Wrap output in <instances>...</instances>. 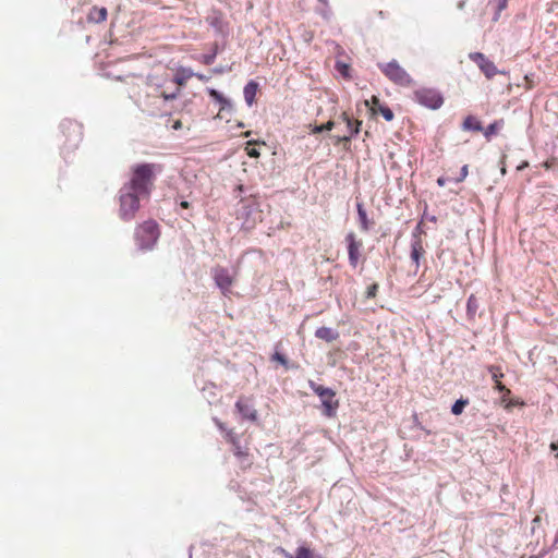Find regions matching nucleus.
Segmentation results:
<instances>
[{"mask_svg":"<svg viewBox=\"0 0 558 558\" xmlns=\"http://www.w3.org/2000/svg\"><path fill=\"white\" fill-rule=\"evenodd\" d=\"M162 165L154 162L135 163L130 168V179L123 186L146 196V202L151 197L157 175L162 172Z\"/></svg>","mask_w":558,"mask_h":558,"instance_id":"1","label":"nucleus"},{"mask_svg":"<svg viewBox=\"0 0 558 558\" xmlns=\"http://www.w3.org/2000/svg\"><path fill=\"white\" fill-rule=\"evenodd\" d=\"M160 235L161 228L155 219L149 218L141 223H137L133 232V240L136 250L142 253L155 250Z\"/></svg>","mask_w":558,"mask_h":558,"instance_id":"2","label":"nucleus"},{"mask_svg":"<svg viewBox=\"0 0 558 558\" xmlns=\"http://www.w3.org/2000/svg\"><path fill=\"white\" fill-rule=\"evenodd\" d=\"M118 216L123 222H131L136 218L141 209V203L146 202V196L140 195L125 186L118 191Z\"/></svg>","mask_w":558,"mask_h":558,"instance_id":"3","label":"nucleus"},{"mask_svg":"<svg viewBox=\"0 0 558 558\" xmlns=\"http://www.w3.org/2000/svg\"><path fill=\"white\" fill-rule=\"evenodd\" d=\"M60 130L64 136V148H77L83 140V125L75 120L65 119L60 123Z\"/></svg>","mask_w":558,"mask_h":558,"instance_id":"4","label":"nucleus"},{"mask_svg":"<svg viewBox=\"0 0 558 558\" xmlns=\"http://www.w3.org/2000/svg\"><path fill=\"white\" fill-rule=\"evenodd\" d=\"M377 66L396 85L410 86L413 83L410 74L395 59L387 63H378Z\"/></svg>","mask_w":558,"mask_h":558,"instance_id":"5","label":"nucleus"},{"mask_svg":"<svg viewBox=\"0 0 558 558\" xmlns=\"http://www.w3.org/2000/svg\"><path fill=\"white\" fill-rule=\"evenodd\" d=\"M310 387L320 398L323 413L328 417L333 416L339 408V400L336 399V391L314 381H310Z\"/></svg>","mask_w":558,"mask_h":558,"instance_id":"6","label":"nucleus"},{"mask_svg":"<svg viewBox=\"0 0 558 558\" xmlns=\"http://www.w3.org/2000/svg\"><path fill=\"white\" fill-rule=\"evenodd\" d=\"M413 99L421 106L432 110L439 109L444 104V96L436 88H418L413 93Z\"/></svg>","mask_w":558,"mask_h":558,"instance_id":"7","label":"nucleus"},{"mask_svg":"<svg viewBox=\"0 0 558 558\" xmlns=\"http://www.w3.org/2000/svg\"><path fill=\"white\" fill-rule=\"evenodd\" d=\"M469 58L480 68L488 80L493 78L498 73H505L504 71H498L495 63L482 52H471Z\"/></svg>","mask_w":558,"mask_h":558,"instance_id":"8","label":"nucleus"},{"mask_svg":"<svg viewBox=\"0 0 558 558\" xmlns=\"http://www.w3.org/2000/svg\"><path fill=\"white\" fill-rule=\"evenodd\" d=\"M206 23L214 28L216 34L226 37L229 34V24L225 21L223 14L221 11L214 9L206 16Z\"/></svg>","mask_w":558,"mask_h":558,"instance_id":"9","label":"nucleus"},{"mask_svg":"<svg viewBox=\"0 0 558 558\" xmlns=\"http://www.w3.org/2000/svg\"><path fill=\"white\" fill-rule=\"evenodd\" d=\"M345 243L348 247V258L351 266L356 267L360 260V250L362 242L356 240V235L353 232H349L345 235Z\"/></svg>","mask_w":558,"mask_h":558,"instance_id":"10","label":"nucleus"},{"mask_svg":"<svg viewBox=\"0 0 558 558\" xmlns=\"http://www.w3.org/2000/svg\"><path fill=\"white\" fill-rule=\"evenodd\" d=\"M341 119L345 122L348 134L337 137V142H350L360 133L362 121L352 120L347 112L341 113Z\"/></svg>","mask_w":558,"mask_h":558,"instance_id":"11","label":"nucleus"},{"mask_svg":"<svg viewBox=\"0 0 558 558\" xmlns=\"http://www.w3.org/2000/svg\"><path fill=\"white\" fill-rule=\"evenodd\" d=\"M356 213H357V221L360 225V229L363 232H368L375 226L374 219H369L364 207L363 202H356Z\"/></svg>","mask_w":558,"mask_h":558,"instance_id":"12","label":"nucleus"},{"mask_svg":"<svg viewBox=\"0 0 558 558\" xmlns=\"http://www.w3.org/2000/svg\"><path fill=\"white\" fill-rule=\"evenodd\" d=\"M233 453L238 458L240 466L242 470L250 469L253 464L250 450L247 447H242L241 445H236L233 447Z\"/></svg>","mask_w":558,"mask_h":558,"instance_id":"13","label":"nucleus"},{"mask_svg":"<svg viewBox=\"0 0 558 558\" xmlns=\"http://www.w3.org/2000/svg\"><path fill=\"white\" fill-rule=\"evenodd\" d=\"M235 408L239 411V413L243 416V418L253 422L257 420V411L253 409V407L247 402V400L240 398L235 403Z\"/></svg>","mask_w":558,"mask_h":558,"instance_id":"14","label":"nucleus"},{"mask_svg":"<svg viewBox=\"0 0 558 558\" xmlns=\"http://www.w3.org/2000/svg\"><path fill=\"white\" fill-rule=\"evenodd\" d=\"M207 93L215 101L220 105V111H231L233 109L231 100L226 98L219 90L215 88H207Z\"/></svg>","mask_w":558,"mask_h":558,"instance_id":"15","label":"nucleus"},{"mask_svg":"<svg viewBox=\"0 0 558 558\" xmlns=\"http://www.w3.org/2000/svg\"><path fill=\"white\" fill-rule=\"evenodd\" d=\"M339 332L336 329H332L330 327H319L315 331V337L324 340L328 343L333 342L339 339Z\"/></svg>","mask_w":558,"mask_h":558,"instance_id":"16","label":"nucleus"},{"mask_svg":"<svg viewBox=\"0 0 558 558\" xmlns=\"http://www.w3.org/2000/svg\"><path fill=\"white\" fill-rule=\"evenodd\" d=\"M258 89V83L250 81L243 88V96L247 106H252L255 102L256 93Z\"/></svg>","mask_w":558,"mask_h":558,"instance_id":"17","label":"nucleus"},{"mask_svg":"<svg viewBox=\"0 0 558 558\" xmlns=\"http://www.w3.org/2000/svg\"><path fill=\"white\" fill-rule=\"evenodd\" d=\"M107 15H108V12H107L106 8L93 7L88 12L87 21L89 23L98 24V23L106 21Z\"/></svg>","mask_w":558,"mask_h":558,"instance_id":"18","label":"nucleus"},{"mask_svg":"<svg viewBox=\"0 0 558 558\" xmlns=\"http://www.w3.org/2000/svg\"><path fill=\"white\" fill-rule=\"evenodd\" d=\"M461 128L464 131H472V132H482L483 131L482 122L476 117L471 116V114L464 119Z\"/></svg>","mask_w":558,"mask_h":558,"instance_id":"19","label":"nucleus"},{"mask_svg":"<svg viewBox=\"0 0 558 558\" xmlns=\"http://www.w3.org/2000/svg\"><path fill=\"white\" fill-rule=\"evenodd\" d=\"M508 0H488L487 7L494 10L493 22H497L500 17V13L507 8Z\"/></svg>","mask_w":558,"mask_h":558,"instance_id":"20","label":"nucleus"},{"mask_svg":"<svg viewBox=\"0 0 558 558\" xmlns=\"http://www.w3.org/2000/svg\"><path fill=\"white\" fill-rule=\"evenodd\" d=\"M193 75L194 72L191 69L179 68L173 76V82L178 85H184Z\"/></svg>","mask_w":558,"mask_h":558,"instance_id":"21","label":"nucleus"},{"mask_svg":"<svg viewBox=\"0 0 558 558\" xmlns=\"http://www.w3.org/2000/svg\"><path fill=\"white\" fill-rule=\"evenodd\" d=\"M425 250L423 247V243H420L417 240H414V243H411V260L413 264L418 266L420 258L424 255Z\"/></svg>","mask_w":558,"mask_h":558,"instance_id":"22","label":"nucleus"},{"mask_svg":"<svg viewBox=\"0 0 558 558\" xmlns=\"http://www.w3.org/2000/svg\"><path fill=\"white\" fill-rule=\"evenodd\" d=\"M220 52V47L218 43L213 44L211 49L208 53L202 54L199 61L205 65H211L218 53Z\"/></svg>","mask_w":558,"mask_h":558,"instance_id":"23","label":"nucleus"},{"mask_svg":"<svg viewBox=\"0 0 558 558\" xmlns=\"http://www.w3.org/2000/svg\"><path fill=\"white\" fill-rule=\"evenodd\" d=\"M504 125L502 120H495L490 124L487 125V128L483 129L484 136L489 140L494 134H496L501 126Z\"/></svg>","mask_w":558,"mask_h":558,"instance_id":"24","label":"nucleus"},{"mask_svg":"<svg viewBox=\"0 0 558 558\" xmlns=\"http://www.w3.org/2000/svg\"><path fill=\"white\" fill-rule=\"evenodd\" d=\"M287 558H315L314 553L308 548L301 546L296 549L294 555H286Z\"/></svg>","mask_w":558,"mask_h":558,"instance_id":"25","label":"nucleus"},{"mask_svg":"<svg viewBox=\"0 0 558 558\" xmlns=\"http://www.w3.org/2000/svg\"><path fill=\"white\" fill-rule=\"evenodd\" d=\"M488 372L492 375V379L494 380L495 385H498V383H501V378L505 376L502 373V369L500 366L497 365H489L487 366Z\"/></svg>","mask_w":558,"mask_h":558,"instance_id":"26","label":"nucleus"},{"mask_svg":"<svg viewBox=\"0 0 558 558\" xmlns=\"http://www.w3.org/2000/svg\"><path fill=\"white\" fill-rule=\"evenodd\" d=\"M213 279H232L229 270L221 266H216L213 268Z\"/></svg>","mask_w":558,"mask_h":558,"instance_id":"27","label":"nucleus"},{"mask_svg":"<svg viewBox=\"0 0 558 558\" xmlns=\"http://www.w3.org/2000/svg\"><path fill=\"white\" fill-rule=\"evenodd\" d=\"M335 69L345 78H350V65L343 61L337 60Z\"/></svg>","mask_w":558,"mask_h":558,"instance_id":"28","label":"nucleus"},{"mask_svg":"<svg viewBox=\"0 0 558 558\" xmlns=\"http://www.w3.org/2000/svg\"><path fill=\"white\" fill-rule=\"evenodd\" d=\"M468 404H469V400L468 399H459V400H457L453 403V405L451 407L452 414L460 415Z\"/></svg>","mask_w":558,"mask_h":558,"instance_id":"29","label":"nucleus"},{"mask_svg":"<svg viewBox=\"0 0 558 558\" xmlns=\"http://www.w3.org/2000/svg\"><path fill=\"white\" fill-rule=\"evenodd\" d=\"M377 111L383 116V118L387 122L392 121L393 118H395L393 111L388 106H386V105H380L379 109Z\"/></svg>","mask_w":558,"mask_h":558,"instance_id":"30","label":"nucleus"},{"mask_svg":"<svg viewBox=\"0 0 558 558\" xmlns=\"http://www.w3.org/2000/svg\"><path fill=\"white\" fill-rule=\"evenodd\" d=\"M494 388L501 393V401L506 402L511 395V390L507 388L502 383H498Z\"/></svg>","mask_w":558,"mask_h":558,"instance_id":"31","label":"nucleus"},{"mask_svg":"<svg viewBox=\"0 0 558 558\" xmlns=\"http://www.w3.org/2000/svg\"><path fill=\"white\" fill-rule=\"evenodd\" d=\"M333 126H335V122L333 121H328L325 124L315 125L312 132L313 133H322L324 131H331L333 129Z\"/></svg>","mask_w":558,"mask_h":558,"instance_id":"32","label":"nucleus"},{"mask_svg":"<svg viewBox=\"0 0 558 558\" xmlns=\"http://www.w3.org/2000/svg\"><path fill=\"white\" fill-rule=\"evenodd\" d=\"M422 233H423V229H422V226L420 222L416 225V227L412 231L411 243H414V240H417L420 243H422V238H421Z\"/></svg>","mask_w":558,"mask_h":558,"instance_id":"33","label":"nucleus"},{"mask_svg":"<svg viewBox=\"0 0 558 558\" xmlns=\"http://www.w3.org/2000/svg\"><path fill=\"white\" fill-rule=\"evenodd\" d=\"M231 71V66L230 65H219V66H215L210 70V72L214 74V75H221V74H225L227 72H230Z\"/></svg>","mask_w":558,"mask_h":558,"instance_id":"34","label":"nucleus"},{"mask_svg":"<svg viewBox=\"0 0 558 558\" xmlns=\"http://www.w3.org/2000/svg\"><path fill=\"white\" fill-rule=\"evenodd\" d=\"M271 360L280 363L282 366L288 368V360L286 359V356L283 354H281L279 352H275L271 356Z\"/></svg>","mask_w":558,"mask_h":558,"instance_id":"35","label":"nucleus"},{"mask_svg":"<svg viewBox=\"0 0 558 558\" xmlns=\"http://www.w3.org/2000/svg\"><path fill=\"white\" fill-rule=\"evenodd\" d=\"M226 440L232 445V447H235L236 445H240L238 437L235 436L233 430H228L226 433Z\"/></svg>","mask_w":558,"mask_h":558,"instance_id":"36","label":"nucleus"},{"mask_svg":"<svg viewBox=\"0 0 558 558\" xmlns=\"http://www.w3.org/2000/svg\"><path fill=\"white\" fill-rule=\"evenodd\" d=\"M179 94H180V88H175V90H174V92H172V93H166V92H162V93H161V97H162L166 101H168V100H173V99H175V98L179 96Z\"/></svg>","mask_w":558,"mask_h":558,"instance_id":"37","label":"nucleus"},{"mask_svg":"<svg viewBox=\"0 0 558 558\" xmlns=\"http://www.w3.org/2000/svg\"><path fill=\"white\" fill-rule=\"evenodd\" d=\"M468 173H469V166L468 165L462 166L461 170H460V177L456 179V182L463 181L466 178Z\"/></svg>","mask_w":558,"mask_h":558,"instance_id":"38","label":"nucleus"},{"mask_svg":"<svg viewBox=\"0 0 558 558\" xmlns=\"http://www.w3.org/2000/svg\"><path fill=\"white\" fill-rule=\"evenodd\" d=\"M378 289V286L376 283L372 284L366 292L367 298H374L376 295V291Z\"/></svg>","mask_w":558,"mask_h":558,"instance_id":"39","label":"nucleus"},{"mask_svg":"<svg viewBox=\"0 0 558 558\" xmlns=\"http://www.w3.org/2000/svg\"><path fill=\"white\" fill-rule=\"evenodd\" d=\"M372 105H373V110L377 111L379 109V106L383 105V104L380 102L378 97L373 96L372 97Z\"/></svg>","mask_w":558,"mask_h":558,"instance_id":"40","label":"nucleus"},{"mask_svg":"<svg viewBox=\"0 0 558 558\" xmlns=\"http://www.w3.org/2000/svg\"><path fill=\"white\" fill-rule=\"evenodd\" d=\"M428 220L430 222H436L437 221V217L435 215H428L426 211H424L423 216H422V220Z\"/></svg>","mask_w":558,"mask_h":558,"instance_id":"41","label":"nucleus"},{"mask_svg":"<svg viewBox=\"0 0 558 558\" xmlns=\"http://www.w3.org/2000/svg\"><path fill=\"white\" fill-rule=\"evenodd\" d=\"M246 151L252 158H257L259 156V151L256 148H246Z\"/></svg>","mask_w":558,"mask_h":558,"instance_id":"42","label":"nucleus"},{"mask_svg":"<svg viewBox=\"0 0 558 558\" xmlns=\"http://www.w3.org/2000/svg\"><path fill=\"white\" fill-rule=\"evenodd\" d=\"M232 283V281L226 280V281H217L218 287L221 290H226L229 288V286Z\"/></svg>","mask_w":558,"mask_h":558,"instance_id":"43","label":"nucleus"},{"mask_svg":"<svg viewBox=\"0 0 558 558\" xmlns=\"http://www.w3.org/2000/svg\"><path fill=\"white\" fill-rule=\"evenodd\" d=\"M193 76L197 77L202 82H208L210 80V76H207V75L202 74V73H194Z\"/></svg>","mask_w":558,"mask_h":558,"instance_id":"44","label":"nucleus"},{"mask_svg":"<svg viewBox=\"0 0 558 558\" xmlns=\"http://www.w3.org/2000/svg\"><path fill=\"white\" fill-rule=\"evenodd\" d=\"M447 182H448V179H447V178H445V177H439V178L437 179V184H438V186H440V187H444V186L447 184Z\"/></svg>","mask_w":558,"mask_h":558,"instance_id":"45","label":"nucleus"},{"mask_svg":"<svg viewBox=\"0 0 558 558\" xmlns=\"http://www.w3.org/2000/svg\"><path fill=\"white\" fill-rule=\"evenodd\" d=\"M244 191V186L242 184L236 185L234 189L235 196H239Z\"/></svg>","mask_w":558,"mask_h":558,"instance_id":"46","label":"nucleus"},{"mask_svg":"<svg viewBox=\"0 0 558 558\" xmlns=\"http://www.w3.org/2000/svg\"><path fill=\"white\" fill-rule=\"evenodd\" d=\"M465 4H466V0H460V1L457 3V8H458L459 10H464Z\"/></svg>","mask_w":558,"mask_h":558,"instance_id":"47","label":"nucleus"},{"mask_svg":"<svg viewBox=\"0 0 558 558\" xmlns=\"http://www.w3.org/2000/svg\"><path fill=\"white\" fill-rule=\"evenodd\" d=\"M180 206H181L182 208H189V207H190V203H189L187 201H185V199H182V201L180 202Z\"/></svg>","mask_w":558,"mask_h":558,"instance_id":"48","label":"nucleus"},{"mask_svg":"<svg viewBox=\"0 0 558 558\" xmlns=\"http://www.w3.org/2000/svg\"><path fill=\"white\" fill-rule=\"evenodd\" d=\"M181 126H182V124H181V121H179V120L173 123L174 130H179V129H181Z\"/></svg>","mask_w":558,"mask_h":558,"instance_id":"49","label":"nucleus"},{"mask_svg":"<svg viewBox=\"0 0 558 558\" xmlns=\"http://www.w3.org/2000/svg\"><path fill=\"white\" fill-rule=\"evenodd\" d=\"M550 449L551 450H557L558 449V440L556 442H551L550 444Z\"/></svg>","mask_w":558,"mask_h":558,"instance_id":"50","label":"nucleus"},{"mask_svg":"<svg viewBox=\"0 0 558 558\" xmlns=\"http://www.w3.org/2000/svg\"><path fill=\"white\" fill-rule=\"evenodd\" d=\"M472 301H473V296H471V298L469 299V302H468V305H469V306H470V305H474V302H472Z\"/></svg>","mask_w":558,"mask_h":558,"instance_id":"51","label":"nucleus"},{"mask_svg":"<svg viewBox=\"0 0 558 558\" xmlns=\"http://www.w3.org/2000/svg\"><path fill=\"white\" fill-rule=\"evenodd\" d=\"M472 301H473V296H471V298L469 299V302H468V305H469V306H470V305H474V302H472Z\"/></svg>","mask_w":558,"mask_h":558,"instance_id":"52","label":"nucleus"},{"mask_svg":"<svg viewBox=\"0 0 558 558\" xmlns=\"http://www.w3.org/2000/svg\"><path fill=\"white\" fill-rule=\"evenodd\" d=\"M320 3H323L324 5H327L328 4V0H318Z\"/></svg>","mask_w":558,"mask_h":558,"instance_id":"53","label":"nucleus"},{"mask_svg":"<svg viewBox=\"0 0 558 558\" xmlns=\"http://www.w3.org/2000/svg\"><path fill=\"white\" fill-rule=\"evenodd\" d=\"M247 208H248V206L243 205V209H247ZM248 214H250V211H248V210H245V215H248Z\"/></svg>","mask_w":558,"mask_h":558,"instance_id":"54","label":"nucleus"},{"mask_svg":"<svg viewBox=\"0 0 558 558\" xmlns=\"http://www.w3.org/2000/svg\"><path fill=\"white\" fill-rule=\"evenodd\" d=\"M555 457H556V458H558V452L556 453V456H555Z\"/></svg>","mask_w":558,"mask_h":558,"instance_id":"55","label":"nucleus"}]
</instances>
